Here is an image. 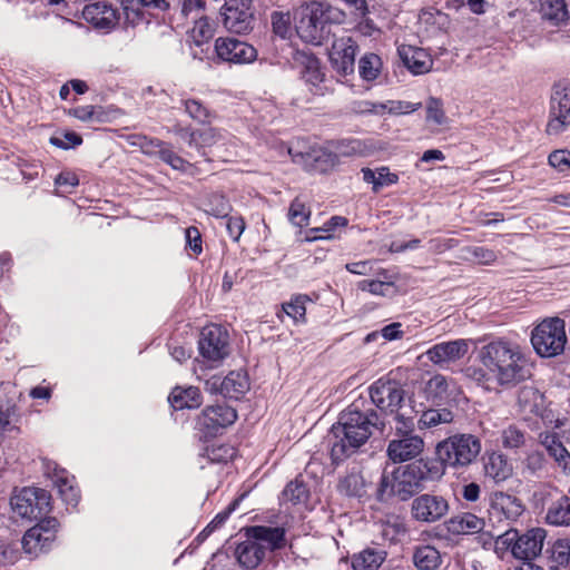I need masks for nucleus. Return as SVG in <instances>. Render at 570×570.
I'll return each mask as SVG.
<instances>
[{"mask_svg":"<svg viewBox=\"0 0 570 570\" xmlns=\"http://www.w3.org/2000/svg\"><path fill=\"white\" fill-rule=\"evenodd\" d=\"M384 428L385 422L376 411L362 412L352 404L340 414L332 428L335 438L331 449L332 460L342 461L365 444L374 430L383 431Z\"/></svg>","mask_w":570,"mask_h":570,"instance_id":"nucleus-1","label":"nucleus"},{"mask_svg":"<svg viewBox=\"0 0 570 570\" xmlns=\"http://www.w3.org/2000/svg\"><path fill=\"white\" fill-rule=\"evenodd\" d=\"M478 358L501 386H512L531 376L527 357L508 342H490L480 348Z\"/></svg>","mask_w":570,"mask_h":570,"instance_id":"nucleus-2","label":"nucleus"},{"mask_svg":"<svg viewBox=\"0 0 570 570\" xmlns=\"http://www.w3.org/2000/svg\"><path fill=\"white\" fill-rule=\"evenodd\" d=\"M438 466L429 461L419 460L396 468L391 473L383 471L376 489V499L387 502L396 497L406 501L424 489L428 481L438 475Z\"/></svg>","mask_w":570,"mask_h":570,"instance_id":"nucleus-3","label":"nucleus"},{"mask_svg":"<svg viewBox=\"0 0 570 570\" xmlns=\"http://www.w3.org/2000/svg\"><path fill=\"white\" fill-rule=\"evenodd\" d=\"M296 32L302 40L312 45H322L330 38L331 24H342L347 14L344 10L327 1H311L297 12Z\"/></svg>","mask_w":570,"mask_h":570,"instance_id":"nucleus-4","label":"nucleus"},{"mask_svg":"<svg viewBox=\"0 0 570 570\" xmlns=\"http://www.w3.org/2000/svg\"><path fill=\"white\" fill-rule=\"evenodd\" d=\"M482 450L481 440L470 433L451 435L439 442L435 453L443 466L461 470L474 463Z\"/></svg>","mask_w":570,"mask_h":570,"instance_id":"nucleus-5","label":"nucleus"},{"mask_svg":"<svg viewBox=\"0 0 570 570\" xmlns=\"http://www.w3.org/2000/svg\"><path fill=\"white\" fill-rule=\"evenodd\" d=\"M567 334L564 321L550 317L539 323L531 332V344L541 357H554L564 351Z\"/></svg>","mask_w":570,"mask_h":570,"instance_id":"nucleus-6","label":"nucleus"},{"mask_svg":"<svg viewBox=\"0 0 570 570\" xmlns=\"http://www.w3.org/2000/svg\"><path fill=\"white\" fill-rule=\"evenodd\" d=\"M544 539L546 530L541 528L530 529L523 534H519L515 529H508L498 535L497 544L510 549L517 559L533 560L541 553Z\"/></svg>","mask_w":570,"mask_h":570,"instance_id":"nucleus-7","label":"nucleus"},{"mask_svg":"<svg viewBox=\"0 0 570 570\" xmlns=\"http://www.w3.org/2000/svg\"><path fill=\"white\" fill-rule=\"evenodd\" d=\"M50 499L48 491L27 487L12 494L10 505L17 515L31 520L42 518L49 512Z\"/></svg>","mask_w":570,"mask_h":570,"instance_id":"nucleus-8","label":"nucleus"},{"mask_svg":"<svg viewBox=\"0 0 570 570\" xmlns=\"http://www.w3.org/2000/svg\"><path fill=\"white\" fill-rule=\"evenodd\" d=\"M224 27L235 33H248L255 23L253 0H225L222 7Z\"/></svg>","mask_w":570,"mask_h":570,"instance_id":"nucleus-9","label":"nucleus"},{"mask_svg":"<svg viewBox=\"0 0 570 570\" xmlns=\"http://www.w3.org/2000/svg\"><path fill=\"white\" fill-rule=\"evenodd\" d=\"M450 503L440 494L423 493L415 497L411 503V517L416 522L435 523L448 515Z\"/></svg>","mask_w":570,"mask_h":570,"instance_id":"nucleus-10","label":"nucleus"},{"mask_svg":"<svg viewBox=\"0 0 570 570\" xmlns=\"http://www.w3.org/2000/svg\"><path fill=\"white\" fill-rule=\"evenodd\" d=\"M470 343L464 338L441 342L428 348L419 358L426 357L433 365L446 370L468 354Z\"/></svg>","mask_w":570,"mask_h":570,"instance_id":"nucleus-11","label":"nucleus"},{"mask_svg":"<svg viewBox=\"0 0 570 570\" xmlns=\"http://www.w3.org/2000/svg\"><path fill=\"white\" fill-rule=\"evenodd\" d=\"M373 404L382 412L393 414L401 409L404 401L402 386L390 380H377L368 389Z\"/></svg>","mask_w":570,"mask_h":570,"instance_id":"nucleus-12","label":"nucleus"},{"mask_svg":"<svg viewBox=\"0 0 570 570\" xmlns=\"http://www.w3.org/2000/svg\"><path fill=\"white\" fill-rule=\"evenodd\" d=\"M59 522L56 518L42 519L30 528L22 538V547L26 553L38 556L47 551L56 539Z\"/></svg>","mask_w":570,"mask_h":570,"instance_id":"nucleus-13","label":"nucleus"},{"mask_svg":"<svg viewBox=\"0 0 570 570\" xmlns=\"http://www.w3.org/2000/svg\"><path fill=\"white\" fill-rule=\"evenodd\" d=\"M198 348L202 356L210 362L224 360L229 354L227 331L215 324L204 327Z\"/></svg>","mask_w":570,"mask_h":570,"instance_id":"nucleus-14","label":"nucleus"},{"mask_svg":"<svg viewBox=\"0 0 570 570\" xmlns=\"http://www.w3.org/2000/svg\"><path fill=\"white\" fill-rule=\"evenodd\" d=\"M217 57L229 63H250L257 58V50L249 43L233 37H219L215 40Z\"/></svg>","mask_w":570,"mask_h":570,"instance_id":"nucleus-15","label":"nucleus"},{"mask_svg":"<svg viewBox=\"0 0 570 570\" xmlns=\"http://www.w3.org/2000/svg\"><path fill=\"white\" fill-rule=\"evenodd\" d=\"M424 450L422 436L410 433L394 435L386 448V455L393 463H403L417 458Z\"/></svg>","mask_w":570,"mask_h":570,"instance_id":"nucleus-16","label":"nucleus"},{"mask_svg":"<svg viewBox=\"0 0 570 570\" xmlns=\"http://www.w3.org/2000/svg\"><path fill=\"white\" fill-rule=\"evenodd\" d=\"M570 125V94L566 88L556 87L550 102L548 135H559Z\"/></svg>","mask_w":570,"mask_h":570,"instance_id":"nucleus-17","label":"nucleus"},{"mask_svg":"<svg viewBox=\"0 0 570 570\" xmlns=\"http://www.w3.org/2000/svg\"><path fill=\"white\" fill-rule=\"evenodd\" d=\"M524 512L522 501L511 494L497 491L489 499V517L491 520L515 522Z\"/></svg>","mask_w":570,"mask_h":570,"instance_id":"nucleus-18","label":"nucleus"},{"mask_svg":"<svg viewBox=\"0 0 570 570\" xmlns=\"http://www.w3.org/2000/svg\"><path fill=\"white\" fill-rule=\"evenodd\" d=\"M237 419L234 407L223 403L207 406L198 416L197 424L207 434H217L219 430L232 425Z\"/></svg>","mask_w":570,"mask_h":570,"instance_id":"nucleus-19","label":"nucleus"},{"mask_svg":"<svg viewBox=\"0 0 570 570\" xmlns=\"http://www.w3.org/2000/svg\"><path fill=\"white\" fill-rule=\"evenodd\" d=\"M357 46L351 37L335 39L328 56L332 67L337 73L346 76L354 71Z\"/></svg>","mask_w":570,"mask_h":570,"instance_id":"nucleus-20","label":"nucleus"},{"mask_svg":"<svg viewBox=\"0 0 570 570\" xmlns=\"http://www.w3.org/2000/svg\"><path fill=\"white\" fill-rule=\"evenodd\" d=\"M83 19L97 29L110 30L119 21V13L107 0H98L85 6Z\"/></svg>","mask_w":570,"mask_h":570,"instance_id":"nucleus-21","label":"nucleus"},{"mask_svg":"<svg viewBox=\"0 0 570 570\" xmlns=\"http://www.w3.org/2000/svg\"><path fill=\"white\" fill-rule=\"evenodd\" d=\"M538 441L558 466L564 473H570V453L563 445L560 435L556 431L547 430L539 433Z\"/></svg>","mask_w":570,"mask_h":570,"instance_id":"nucleus-22","label":"nucleus"},{"mask_svg":"<svg viewBox=\"0 0 570 570\" xmlns=\"http://www.w3.org/2000/svg\"><path fill=\"white\" fill-rule=\"evenodd\" d=\"M397 51L404 66L414 75L426 73L433 67L430 53L423 48L402 45Z\"/></svg>","mask_w":570,"mask_h":570,"instance_id":"nucleus-23","label":"nucleus"},{"mask_svg":"<svg viewBox=\"0 0 570 570\" xmlns=\"http://www.w3.org/2000/svg\"><path fill=\"white\" fill-rule=\"evenodd\" d=\"M212 386L225 397L235 400H238L249 390L247 375L240 371H232L223 380L214 377Z\"/></svg>","mask_w":570,"mask_h":570,"instance_id":"nucleus-24","label":"nucleus"},{"mask_svg":"<svg viewBox=\"0 0 570 570\" xmlns=\"http://www.w3.org/2000/svg\"><path fill=\"white\" fill-rule=\"evenodd\" d=\"M542 20L552 26H559L569 19L568 4L566 0H532Z\"/></svg>","mask_w":570,"mask_h":570,"instance_id":"nucleus-25","label":"nucleus"},{"mask_svg":"<svg viewBox=\"0 0 570 570\" xmlns=\"http://www.w3.org/2000/svg\"><path fill=\"white\" fill-rule=\"evenodd\" d=\"M236 558L245 569H255L265 558L266 547L252 539L239 543L235 550Z\"/></svg>","mask_w":570,"mask_h":570,"instance_id":"nucleus-26","label":"nucleus"},{"mask_svg":"<svg viewBox=\"0 0 570 570\" xmlns=\"http://www.w3.org/2000/svg\"><path fill=\"white\" fill-rule=\"evenodd\" d=\"M455 390V383L442 374L433 375L425 384L429 400L438 404H449Z\"/></svg>","mask_w":570,"mask_h":570,"instance_id":"nucleus-27","label":"nucleus"},{"mask_svg":"<svg viewBox=\"0 0 570 570\" xmlns=\"http://www.w3.org/2000/svg\"><path fill=\"white\" fill-rule=\"evenodd\" d=\"M288 153L292 155L294 163L303 164L309 170L326 171L335 164V156L323 149L313 150L307 154H292V149H289Z\"/></svg>","mask_w":570,"mask_h":570,"instance_id":"nucleus-28","label":"nucleus"},{"mask_svg":"<svg viewBox=\"0 0 570 570\" xmlns=\"http://www.w3.org/2000/svg\"><path fill=\"white\" fill-rule=\"evenodd\" d=\"M367 484L368 481L362 471L352 469L340 479L337 490L346 497L362 498L366 494Z\"/></svg>","mask_w":570,"mask_h":570,"instance_id":"nucleus-29","label":"nucleus"},{"mask_svg":"<svg viewBox=\"0 0 570 570\" xmlns=\"http://www.w3.org/2000/svg\"><path fill=\"white\" fill-rule=\"evenodd\" d=\"M248 538L263 543L266 550H275L284 543V529L256 525L247 529Z\"/></svg>","mask_w":570,"mask_h":570,"instance_id":"nucleus-30","label":"nucleus"},{"mask_svg":"<svg viewBox=\"0 0 570 570\" xmlns=\"http://www.w3.org/2000/svg\"><path fill=\"white\" fill-rule=\"evenodd\" d=\"M512 465L508 459L498 452L488 454L484 460V473L495 482H502L512 475Z\"/></svg>","mask_w":570,"mask_h":570,"instance_id":"nucleus-31","label":"nucleus"},{"mask_svg":"<svg viewBox=\"0 0 570 570\" xmlns=\"http://www.w3.org/2000/svg\"><path fill=\"white\" fill-rule=\"evenodd\" d=\"M546 521L556 527L570 525V487L566 494L550 504L546 513Z\"/></svg>","mask_w":570,"mask_h":570,"instance_id":"nucleus-32","label":"nucleus"},{"mask_svg":"<svg viewBox=\"0 0 570 570\" xmlns=\"http://www.w3.org/2000/svg\"><path fill=\"white\" fill-rule=\"evenodd\" d=\"M446 529L453 534L476 533L484 527L483 519L472 513H462L446 521Z\"/></svg>","mask_w":570,"mask_h":570,"instance_id":"nucleus-33","label":"nucleus"},{"mask_svg":"<svg viewBox=\"0 0 570 570\" xmlns=\"http://www.w3.org/2000/svg\"><path fill=\"white\" fill-rule=\"evenodd\" d=\"M169 401L175 409H196L202 404V394L198 387H176L169 395Z\"/></svg>","mask_w":570,"mask_h":570,"instance_id":"nucleus-34","label":"nucleus"},{"mask_svg":"<svg viewBox=\"0 0 570 570\" xmlns=\"http://www.w3.org/2000/svg\"><path fill=\"white\" fill-rule=\"evenodd\" d=\"M52 480L55 485L58 488L59 494L62 500L70 505H77L79 501L78 490L72 484V479L69 478L65 469H58L55 466Z\"/></svg>","mask_w":570,"mask_h":570,"instance_id":"nucleus-35","label":"nucleus"},{"mask_svg":"<svg viewBox=\"0 0 570 570\" xmlns=\"http://www.w3.org/2000/svg\"><path fill=\"white\" fill-rule=\"evenodd\" d=\"M386 558V552L381 549H365L352 558L354 570H377Z\"/></svg>","mask_w":570,"mask_h":570,"instance_id":"nucleus-36","label":"nucleus"},{"mask_svg":"<svg viewBox=\"0 0 570 570\" xmlns=\"http://www.w3.org/2000/svg\"><path fill=\"white\" fill-rule=\"evenodd\" d=\"M454 414L448 407L428 409L422 412L417 426L420 430L433 429L440 424H449L453 421Z\"/></svg>","mask_w":570,"mask_h":570,"instance_id":"nucleus-37","label":"nucleus"},{"mask_svg":"<svg viewBox=\"0 0 570 570\" xmlns=\"http://www.w3.org/2000/svg\"><path fill=\"white\" fill-rule=\"evenodd\" d=\"M413 561L420 570H436L441 564V554L432 546L416 548Z\"/></svg>","mask_w":570,"mask_h":570,"instance_id":"nucleus-38","label":"nucleus"},{"mask_svg":"<svg viewBox=\"0 0 570 570\" xmlns=\"http://www.w3.org/2000/svg\"><path fill=\"white\" fill-rule=\"evenodd\" d=\"M306 295H296L289 302L282 304V311L296 324L306 322Z\"/></svg>","mask_w":570,"mask_h":570,"instance_id":"nucleus-39","label":"nucleus"},{"mask_svg":"<svg viewBox=\"0 0 570 570\" xmlns=\"http://www.w3.org/2000/svg\"><path fill=\"white\" fill-rule=\"evenodd\" d=\"M381 67V58L375 53H366L358 61L360 76L367 81L377 78Z\"/></svg>","mask_w":570,"mask_h":570,"instance_id":"nucleus-40","label":"nucleus"},{"mask_svg":"<svg viewBox=\"0 0 570 570\" xmlns=\"http://www.w3.org/2000/svg\"><path fill=\"white\" fill-rule=\"evenodd\" d=\"M308 498V489L304 481L295 479L287 483L282 492V499L294 504L305 502Z\"/></svg>","mask_w":570,"mask_h":570,"instance_id":"nucleus-41","label":"nucleus"},{"mask_svg":"<svg viewBox=\"0 0 570 570\" xmlns=\"http://www.w3.org/2000/svg\"><path fill=\"white\" fill-rule=\"evenodd\" d=\"M232 210L229 202L224 195L212 194L205 203V212L217 218H225Z\"/></svg>","mask_w":570,"mask_h":570,"instance_id":"nucleus-42","label":"nucleus"},{"mask_svg":"<svg viewBox=\"0 0 570 570\" xmlns=\"http://www.w3.org/2000/svg\"><path fill=\"white\" fill-rule=\"evenodd\" d=\"M501 443L504 449H520L525 444V434L518 426L509 425L501 432Z\"/></svg>","mask_w":570,"mask_h":570,"instance_id":"nucleus-43","label":"nucleus"},{"mask_svg":"<svg viewBox=\"0 0 570 570\" xmlns=\"http://www.w3.org/2000/svg\"><path fill=\"white\" fill-rule=\"evenodd\" d=\"M311 216L309 209L306 208L305 203L302 202L298 197H296L289 206L288 209V219L289 222L297 227H303L308 224V219Z\"/></svg>","mask_w":570,"mask_h":570,"instance_id":"nucleus-44","label":"nucleus"},{"mask_svg":"<svg viewBox=\"0 0 570 570\" xmlns=\"http://www.w3.org/2000/svg\"><path fill=\"white\" fill-rule=\"evenodd\" d=\"M131 144L140 147L144 154L158 157H160L161 150H164L167 145V142L163 140L148 138L146 136H135Z\"/></svg>","mask_w":570,"mask_h":570,"instance_id":"nucleus-45","label":"nucleus"},{"mask_svg":"<svg viewBox=\"0 0 570 570\" xmlns=\"http://www.w3.org/2000/svg\"><path fill=\"white\" fill-rule=\"evenodd\" d=\"M446 116L440 99L431 97L426 102V121L438 126L446 124Z\"/></svg>","mask_w":570,"mask_h":570,"instance_id":"nucleus-46","label":"nucleus"},{"mask_svg":"<svg viewBox=\"0 0 570 570\" xmlns=\"http://www.w3.org/2000/svg\"><path fill=\"white\" fill-rule=\"evenodd\" d=\"M273 31L275 35L286 39L291 35V19L288 13L274 11L271 14Z\"/></svg>","mask_w":570,"mask_h":570,"instance_id":"nucleus-47","label":"nucleus"},{"mask_svg":"<svg viewBox=\"0 0 570 570\" xmlns=\"http://www.w3.org/2000/svg\"><path fill=\"white\" fill-rule=\"evenodd\" d=\"M185 111L194 120L206 124L209 121L210 114L208 109L198 100L188 99L184 102Z\"/></svg>","mask_w":570,"mask_h":570,"instance_id":"nucleus-48","label":"nucleus"},{"mask_svg":"<svg viewBox=\"0 0 570 570\" xmlns=\"http://www.w3.org/2000/svg\"><path fill=\"white\" fill-rule=\"evenodd\" d=\"M141 4L137 0H122L125 21L135 26L145 19Z\"/></svg>","mask_w":570,"mask_h":570,"instance_id":"nucleus-49","label":"nucleus"},{"mask_svg":"<svg viewBox=\"0 0 570 570\" xmlns=\"http://www.w3.org/2000/svg\"><path fill=\"white\" fill-rule=\"evenodd\" d=\"M393 287L392 282H383L375 279H363L358 283V288L373 295L386 296Z\"/></svg>","mask_w":570,"mask_h":570,"instance_id":"nucleus-50","label":"nucleus"},{"mask_svg":"<svg viewBox=\"0 0 570 570\" xmlns=\"http://www.w3.org/2000/svg\"><path fill=\"white\" fill-rule=\"evenodd\" d=\"M292 61L294 67L299 68L301 75L307 72L308 69H315V65L320 62L314 55L301 50L293 52Z\"/></svg>","mask_w":570,"mask_h":570,"instance_id":"nucleus-51","label":"nucleus"},{"mask_svg":"<svg viewBox=\"0 0 570 570\" xmlns=\"http://www.w3.org/2000/svg\"><path fill=\"white\" fill-rule=\"evenodd\" d=\"M159 158L175 170L186 171L190 167V164L175 154L168 144L166 145L165 149L161 150Z\"/></svg>","mask_w":570,"mask_h":570,"instance_id":"nucleus-52","label":"nucleus"},{"mask_svg":"<svg viewBox=\"0 0 570 570\" xmlns=\"http://www.w3.org/2000/svg\"><path fill=\"white\" fill-rule=\"evenodd\" d=\"M383 106H385V112L393 115H404L416 111L421 108L422 105L421 102L412 104L409 101L390 100L386 104H383Z\"/></svg>","mask_w":570,"mask_h":570,"instance_id":"nucleus-53","label":"nucleus"},{"mask_svg":"<svg viewBox=\"0 0 570 570\" xmlns=\"http://www.w3.org/2000/svg\"><path fill=\"white\" fill-rule=\"evenodd\" d=\"M464 375L474 381L475 383H478L479 385H482L484 386L485 389H490V381H493V379L491 377V375L489 374V371L483 366V367H478V366H468L465 370H464Z\"/></svg>","mask_w":570,"mask_h":570,"instance_id":"nucleus-54","label":"nucleus"},{"mask_svg":"<svg viewBox=\"0 0 570 570\" xmlns=\"http://www.w3.org/2000/svg\"><path fill=\"white\" fill-rule=\"evenodd\" d=\"M548 160L560 173H566L570 169V151L568 150H554L549 155Z\"/></svg>","mask_w":570,"mask_h":570,"instance_id":"nucleus-55","label":"nucleus"},{"mask_svg":"<svg viewBox=\"0 0 570 570\" xmlns=\"http://www.w3.org/2000/svg\"><path fill=\"white\" fill-rule=\"evenodd\" d=\"M399 176L391 173L387 167H380L376 169L375 187H372L374 193H379L383 187L396 184Z\"/></svg>","mask_w":570,"mask_h":570,"instance_id":"nucleus-56","label":"nucleus"},{"mask_svg":"<svg viewBox=\"0 0 570 570\" xmlns=\"http://www.w3.org/2000/svg\"><path fill=\"white\" fill-rule=\"evenodd\" d=\"M393 414H395L394 435L414 433L415 424L412 417L406 416L404 413L400 412V410Z\"/></svg>","mask_w":570,"mask_h":570,"instance_id":"nucleus-57","label":"nucleus"},{"mask_svg":"<svg viewBox=\"0 0 570 570\" xmlns=\"http://www.w3.org/2000/svg\"><path fill=\"white\" fill-rule=\"evenodd\" d=\"M352 111L355 114L383 115L385 114V106L368 100H358L352 104Z\"/></svg>","mask_w":570,"mask_h":570,"instance_id":"nucleus-58","label":"nucleus"},{"mask_svg":"<svg viewBox=\"0 0 570 570\" xmlns=\"http://www.w3.org/2000/svg\"><path fill=\"white\" fill-rule=\"evenodd\" d=\"M82 142V138L76 132H66L63 136L51 137L50 144L62 149H68L70 147L78 146Z\"/></svg>","mask_w":570,"mask_h":570,"instance_id":"nucleus-59","label":"nucleus"},{"mask_svg":"<svg viewBox=\"0 0 570 570\" xmlns=\"http://www.w3.org/2000/svg\"><path fill=\"white\" fill-rule=\"evenodd\" d=\"M553 553L556 554V560L559 563H569L570 564V540L568 539H559L556 541L553 546Z\"/></svg>","mask_w":570,"mask_h":570,"instance_id":"nucleus-60","label":"nucleus"},{"mask_svg":"<svg viewBox=\"0 0 570 570\" xmlns=\"http://www.w3.org/2000/svg\"><path fill=\"white\" fill-rule=\"evenodd\" d=\"M226 228H227L229 236L235 242H237L240 238V236L245 229V222L239 216L229 217L226 223Z\"/></svg>","mask_w":570,"mask_h":570,"instance_id":"nucleus-61","label":"nucleus"},{"mask_svg":"<svg viewBox=\"0 0 570 570\" xmlns=\"http://www.w3.org/2000/svg\"><path fill=\"white\" fill-rule=\"evenodd\" d=\"M212 28L205 21H199L195 24L193 28V38L196 42V45H200L203 41L209 39L212 37Z\"/></svg>","mask_w":570,"mask_h":570,"instance_id":"nucleus-62","label":"nucleus"},{"mask_svg":"<svg viewBox=\"0 0 570 570\" xmlns=\"http://www.w3.org/2000/svg\"><path fill=\"white\" fill-rule=\"evenodd\" d=\"M202 148L215 145L220 138V132L212 127L199 129Z\"/></svg>","mask_w":570,"mask_h":570,"instance_id":"nucleus-63","label":"nucleus"},{"mask_svg":"<svg viewBox=\"0 0 570 570\" xmlns=\"http://www.w3.org/2000/svg\"><path fill=\"white\" fill-rule=\"evenodd\" d=\"M546 460L541 452H532L525 459V466L531 473H537L544 468Z\"/></svg>","mask_w":570,"mask_h":570,"instance_id":"nucleus-64","label":"nucleus"}]
</instances>
